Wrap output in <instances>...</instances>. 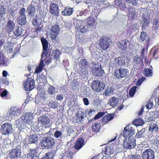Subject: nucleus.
<instances>
[{
  "mask_svg": "<svg viewBox=\"0 0 159 159\" xmlns=\"http://www.w3.org/2000/svg\"><path fill=\"white\" fill-rule=\"evenodd\" d=\"M64 98V95L62 94H58L56 96V99L58 101H61Z\"/></svg>",
  "mask_w": 159,
  "mask_h": 159,
  "instance_id": "57",
  "label": "nucleus"
},
{
  "mask_svg": "<svg viewBox=\"0 0 159 159\" xmlns=\"http://www.w3.org/2000/svg\"><path fill=\"white\" fill-rule=\"evenodd\" d=\"M22 30V29L21 28L17 27L16 28V29L14 31V34L16 36H20L23 33Z\"/></svg>",
  "mask_w": 159,
  "mask_h": 159,
  "instance_id": "46",
  "label": "nucleus"
},
{
  "mask_svg": "<svg viewBox=\"0 0 159 159\" xmlns=\"http://www.w3.org/2000/svg\"><path fill=\"white\" fill-rule=\"evenodd\" d=\"M128 13L127 16L129 19H135L137 18L138 12L137 10L131 6H129L128 8Z\"/></svg>",
  "mask_w": 159,
  "mask_h": 159,
  "instance_id": "14",
  "label": "nucleus"
},
{
  "mask_svg": "<svg viewBox=\"0 0 159 159\" xmlns=\"http://www.w3.org/2000/svg\"><path fill=\"white\" fill-rule=\"evenodd\" d=\"M142 157L143 159H154V152L151 149H147L143 152Z\"/></svg>",
  "mask_w": 159,
  "mask_h": 159,
  "instance_id": "13",
  "label": "nucleus"
},
{
  "mask_svg": "<svg viewBox=\"0 0 159 159\" xmlns=\"http://www.w3.org/2000/svg\"><path fill=\"white\" fill-rule=\"evenodd\" d=\"M137 88V86H135L130 89L129 91V94L131 97H133L134 96L136 91V89Z\"/></svg>",
  "mask_w": 159,
  "mask_h": 159,
  "instance_id": "47",
  "label": "nucleus"
},
{
  "mask_svg": "<svg viewBox=\"0 0 159 159\" xmlns=\"http://www.w3.org/2000/svg\"><path fill=\"white\" fill-rule=\"evenodd\" d=\"M33 117V114L32 112H26L23 113L21 118L18 120V121L20 122L19 124L21 125L24 123L30 124L31 122Z\"/></svg>",
  "mask_w": 159,
  "mask_h": 159,
  "instance_id": "4",
  "label": "nucleus"
},
{
  "mask_svg": "<svg viewBox=\"0 0 159 159\" xmlns=\"http://www.w3.org/2000/svg\"><path fill=\"white\" fill-rule=\"evenodd\" d=\"M129 159H142L140 156L139 155H132L129 157Z\"/></svg>",
  "mask_w": 159,
  "mask_h": 159,
  "instance_id": "63",
  "label": "nucleus"
},
{
  "mask_svg": "<svg viewBox=\"0 0 159 159\" xmlns=\"http://www.w3.org/2000/svg\"><path fill=\"white\" fill-rule=\"evenodd\" d=\"M25 9L22 8L20 9L19 12L20 15L17 20L18 23L20 25H25L26 23V15H25Z\"/></svg>",
  "mask_w": 159,
  "mask_h": 159,
  "instance_id": "9",
  "label": "nucleus"
},
{
  "mask_svg": "<svg viewBox=\"0 0 159 159\" xmlns=\"http://www.w3.org/2000/svg\"><path fill=\"white\" fill-rule=\"evenodd\" d=\"M48 105L49 107L51 108L56 109L58 107L57 103L54 100H52L48 103Z\"/></svg>",
  "mask_w": 159,
  "mask_h": 159,
  "instance_id": "37",
  "label": "nucleus"
},
{
  "mask_svg": "<svg viewBox=\"0 0 159 159\" xmlns=\"http://www.w3.org/2000/svg\"><path fill=\"white\" fill-rule=\"evenodd\" d=\"M55 143L54 139L50 137H44L43 138L41 142V145L45 148L51 149L54 146Z\"/></svg>",
  "mask_w": 159,
  "mask_h": 159,
  "instance_id": "2",
  "label": "nucleus"
},
{
  "mask_svg": "<svg viewBox=\"0 0 159 159\" xmlns=\"http://www.w3.org/2000/svg\"><path fill=\"white\" fill-rule=\"evenodd\" d=\"M14 23L11 20H9L8 21L7 27L10 30H13L14 28Z\"/></svg>",
  "mask_w": 159,
  "mask_h": 159,
  "instance_id": "45",
  "label": "nucleus"
},
{
  "mask_svg": "<svg viewBox=\"0 0 159 159\" xmlns=\"http://www.w3.org/2000/svg\"><path fill=\"white\" fill-rule=\"evenodd\" d=\"M135 132L133 128L132 125L129 124L126 126L124 129V130L121 134L125 138H130L134 134Z\"/></svg>",
  "mask_w": 159,
  "mask_h": 159,
  "instance_id": "7",
  "label": "nucleus"
},
{
  "mask_svg": "<svg viewBox=\"0 0 159 159\" xmlns=\"http://www.w3.org/2000/svg\"><path fill=\"white\" fill-rule=\"evenodd\" d=\"M123 145L127 149L133 148L136 145L135 140L134 138H125L123 140Z\"/></svg>",
  "mask_w": 159,
  "mask_h": 159,
  "instance_id": "5",
  "label": "nucleus"
},
{
  "mask_svg": "<svg viewBox=\"0 0 159 159\" xmlns=\"http://www.w3.org/2000/svg\"><path fill=\"white\" fill-rule=\"evenodd\" d=\"M153 105V103L151 101H148L146 104V108L147 109H149L152 107Z\"/></svg>",
  "mask_w": 159,
  "mask_h": 159,
  "instance_id": "61",
  "label": "nucleus"
},
{
  "mask_svg": "<svg viewBox=\"0 0 159 159\" xmlns=\"http://www.w3.org/2000/svg\"><path fill=\"white\" fill-rule=\"evenodd\" d=\"M79 64L80 67H84V66H88L89 63L85 59H82L79 62Z\"/></svg>",
  "mask_w": 159,
  "mask_h": 159,
  "instance_id": "42",
  "label": "nucleus"
},
{
  "mask_svg": "<svg viewBox=\"0 0 159 159\" xmlns=\"http://www.w3.org/2000/svg\"><path fill=\"white\" fill-rule=\"evenodd\" d=\"M85 22L81 20H77L76 21V28L78 31L82 33L86 32L87 30L84 26Z\"/></svg>",
  "mask_w": 159,
  "mask_h": 159,
  "instance_id": "15",
  "label": "nucleus"
},
{
  "mask_svg": "<svg viewBox=\"0 0 159 159\" xmlns=\"http://www.w3.org/2000/svg\"><path fill=\"white\" fill-rule=\"evenodd\" d=\"M12 127L9 123H5L3 124L0 129L2 134L4 135H9L12 132Z\"/></svg>",
  "mask_w": 159,
  "mask_h": 159,
  "instance_id": "6",
  "label": "nucleus"
},
{
  "mask_svg": "<svg viewBox=\"0 0 159 159\" xmlns=\"http://www.w3.org/2000/svg\"><path fill=\"white\" fill-rule=\"evenodd\" d=\"M49 154L46 153L44 157H43L41 159H53V157H51Z\"/></svg>",
  "mask_w": 159,
  "mask_h": 159,
  "instance_id": "64",
  "label": "nucleus"
},
{
  "mask_svg": "<svg viewBox=\"0 0 159 159\" xmlns=\"http://www.w3.org/2000/svg\"><path fill=\"white\" fill-rule=\"evenodd\" d=\"M41 22V20L40 19L38 18L37 17L33 20V24L34 25L37 26L39 25Z\"/></svg>",
  "mask_w": 159,
  "mask_h": 159,
  "instance_id": "44",
  "label": "nucleus"
},
{
  "mask_svg": "<svg viewBox=\"0 0 159 159\" xmlns=\"http://www.w3.org/2000/svg\"><path fill=\"white\" fill-rule=\"evenodd\" d=\"M21 111L19 109L14 108L10 110L9 115L13 119L19 116L20 114Z\"/></svg>",
  "mask_w": 159,
  "mask_h": 159,
  "instance_id": "25",
  "label": "nucleus"
},
{
  "mask_svg": "<svg viewBox=\"0 0 159 159\" xmlns=\"http://www.w3.org/2000/svg\"><path fill=\"white\" fill-rule=\"evenodd\" d=\"M39 123L42 125H48L50 123V119L48 116L45 115H43L38 118Z\"/></svg>",
  "mask_w": 159,
  "mask_h": 159,
  "instance_id": "19",
  "label": "nucleus"
},
{
  "mask_svg": "<svg viewBox=\"0 0 159 159\" xmlns=\"http://www.w3.org/2000/svg\"><path fill=\"white\" fill-rule=\"evenodd\" d=\"M37 149L38 148L37 147L34 148V149H30L29 151V153L25 155V157L28 158L27 159L30 158L31 157L38 158V157L36 156L37 153Z\"/></svg>",
  "mask_w": 159,
  "mask_h": 159,
  "instance_id": "26",
  "label": "nucleus"
},
{
  "mask_svg": "<svg viewBox=\"0 0 159 159\" xmlns=\"http://www.w3.org/2000/svg\"><path fill=\"white\" fill-rule=\"evenodd\" d=\"M148 38V35L146 33L144 32H142L141 33L140 38L142 41H143L144 40Z\"/></svg>",
  "mask_w": 159,
  "mask_h": 159,
  "instance_id": "51",
  "label": "nucleus"
},
{
  "mask_svg": "<svg viewBox=\"0 0 159 159\" xmlns=\"http://www.w3.org/2000/svg\"><path fill=\"white\" fill-rule=\"evenodd\" d=\"M119 102V98L116 97H113L110 99L108 104L111 107H114L116 106Z\"/></svg>",
  "mask_w": 159,
  "mask_h": 159,
  "instance_id": "27",
  "label": "nucleus"
},
{
  "mask_svg": "<svg viewBox=\"0 0 159 159\" xmlns=\"http://www.w3.org/2000/svg\"><path fill=\"white\" fill-rule=\"evenodd\" d=\"M145 80V78L144 77L141 78L139 79L136 83V85L139 86L141 85L142 83Z\"/></svg>",
  "mask_w": 159,
  "mask_h": 159,
  "instance_id": "60",
  "label": "nucleus"
},
{
  "mask_svg": "<svg viewBox=\"0 0 159 159\" xmlns=\"http://www.w3.org/2000/svg\"><path fill=\"white\" fill-rule=\"evenodd\" d=\"M59 26L57 25H55L53 26L50 29L51 36L52 39L53 40H55L56 37L59 34Z\"/></svg>",
  "mask_w": 159,
  "mask_h": 159,
  "instance_id": "16",
  "label": "nucleus"
},
{
  "mask_svg": "<svg viewBox=\"0 0 159 159\" xmlns=\"http://www.w3.org/2000/svg\"><path fill=\"white\" fill-rule=\"evenodd\" d=\"M84 142V140L82 138L78 139L75 145V149L78 150L80 149L82 147Z\"/></svg>",
  "mask_w": 159,
  "mask_h": 159,
  "instance_id": "29",
  "label": "nucleus"
},
{
  "mask_svg": "<svg viewBox=\"0 0 159 159\" xmlns=\"http://www.w3.org/2000/svg\"><path fill=\"white\" fill-rule=\"evenodd\" d=\"M130 43V42L128 40H124L122 41L121 42H118L117 45L119 48L123 51L129 47Z\"/></svg>",
  "mask_w": 159,
  "mask_h": 159,
  "instance_id": "22",
  "label": "nucleus"
},
{
  "mask_svg": "<svg viewBox=\"0 0 159 159\" xmlns=\"http://www.w3.org/2000/svg\"><path fill=\"white\" fill-rule=\"evenodd\" d=\"M91 70L94 75L98 76H101L104 73V70L100 67L99 68L98 67H93L92 68H91Z\"/></svg>",
  "mask_w": 159,
  "mask_h": 159,
  "instance_id": "24",
  "label": "nucleus"
},
{
  "mask_svg": "<svg viewBox=\"0 0 159 159\" xmlns=\"http://www.w3.org/2000/svg\"><path fill=\"white\" fill-rule=\"evenodd\" d=\"M95 21L93 18L91 17H89L88 18L87 24L86 25L87 26L88 28H89L92 27L94 24Z\"/></svg>",
  "mask_w": 159,
  "mask_h": 159,
  "instance_id": "39",
  "label": "nucleus"
},
{
  "mask_svg": "<svg viewBox=\"0 0 159 159\" xmlns=\"http://www.w3.org/2000/svg\"><path fill=\"white\" fill-rule=\"evenodd\" d=\"M56 88L51 85L49 84L48 87L47 92L49 95L52 96L54 95L56 92Z\"/></svg>",
  "mask_w": 159,
  "mask_h": 159,
  "instance_id": "31",
  "label": "nucleus"
},
{
  "mask_svg": "<svg viewBox=\"0 0 159 159\" xmlns=\"http://www.w3.org/2000/svg\"><path fill=\"white\" fill-rule=\"evenodd\" d=\"M38 140V137L36 134L30 135L29 137V143H34Z\"/></svg>",
  "mask_w": 159,
  "mask_h": 159,
  "instance_id": "36",
  "label": "nucleus"
},
{
  "mask_svg": "<svg viewBox=\"0 0 159 159\" xmlns=\"http://www.w3.org/2000/svg\"><path fill=\"white\" fill-rule=\"evenodd\" d=\"M49 11L51 13H52L54 16H58L59 12V7L58 5L54 3H51L50 4Z\"/></svg>",
  "mask_w": 159,
  "mask_h": 159,
  "instance_id": "18",
  "label": "nucleus"
},
{
  "mask_svg": "<svg viewBox=\"0 0 159 159\" xmlns=\"http://www.w3.org/2000/svg\"><path fill=\"white\" fill-rule=\"evenodd\" d=\"M101 101V100H99V98H95L93 100V104L95 106L97 105L98 104H100Z\"/></svg>",
  "mask_w": 159,
  "mask_h": 159,
  "instance_id": "56",
  "label": "nucleus"
},
{
  "mask_svg": "<svg viewBox=\"0 0 159 159\" xmlns=\"http://www.w3.org/2000/svg\"><path fill=\"white\" fill-rule=\"evenodd\" d=\"M41 41L43 46V49L44 51H46L48 47V41L44 38H42Z\"/></svg>",
  "mask_w": 159,
  "mask_h": 159,
  "instance_id": "38",
  "label": "nucleus"
},
{
  "mask_svg": "<svg viewBox=\"0 0 159 159\" xmlns=\"http://www.w3.org/2000/svg\"><path fill=\"white\" fill-rule=\"evenodd\" d=\"M112 43L111 39L106 36L102 37L99 41V44L100 47L103 49H106L112 45Z\"/></svg>",
  "mask_w": 159,
  "mask_h": 159,
  "instance_id": "3",
  "label": "nucleus"
},
{
  "mask_svg": "<svg viewBox=\"0 0 159 159\" xmlns=\"http://www.w3.org/2000/svg\"><path fill=\"white\" fill-rule=\"evenodd\" d=\"M6 63V58L4 56H0V65H5Z\"/></svg>",
  "mask_w": 159,
  "mask_h": 159,
  "instance_id": "53",
  "label": "nucleus"
},
{
  "mask_svg": "<svg viewBox=\"0 0 159 159\" xmlns=\"http://www.w3.org/2000/svg\"><path fill=\"white\" fill-rule=\"evenodd\" d=\"M23 85L25 90L30 91L34 88L35 82L33 79L28 78L24 82Z\"/></svg>",
  "mask_w": 159,
  "mask_h": 159,
  "instance_id": "10",
  "label": "nucleus"
},
{
  "mask_svg": "<svg viewBox=\"0 0 159 159\" xmlns=\"http://www.w3.org/2000/svg\"><path fill=\"white\" fill-rule=\"evenodd\" d=\"M128 73V70L127 68H120L119 70H116L114 75L118 78H122L126 76Z\"/></svg>",
  "mask_w": 159,
  "mask_h": 159,
  "instance_id": "12",
  "label": "nucleus"
},
{
  "mask_svg": "<svg viewBox=\"0 0 159 159\" xmlns=\"http://www.w3.org/2000/svg\"><path fill=\"white\" fill-rule=\"evenodd\" d=\"M158 129V126L156 124H153L151 125L149 128V131L151 133L156 132Z\"/></svg>",
  "mask_w": 159,
  "mask_h": 159,
  "instance_id": "35",
  "label": "nucleus"
},
{
  "mask_svg": "<svg viewBox=\"0 0 159 159\" xmlns=\"http://www.w3.org/2000/svg\"><path fill=\"white\" fill-rule=\"evenodd\" d=\"M114 88L112 87H109L107 89L105 90L104 95L105 96H108L110 93H112L113 92Z\"/></svg>",
  "mask_w": 159,
  "mask_h": 159,
  "instance_id": "48",
  "label": "nucleus"
},
{
  "mask_svg": "<svg viewBox=\"0 0 159 159\" xmlns=\"http://www.w3.org/2000/svg\"><path fill=\"white\" fill-rule=\"evenodd\" d=\"M129 59L124 56L119 57L115 59L111 58L110 60V67L112 68L117 67L120 65L127 66L129 64Z\"/></svg>",
  "mask_w": 159,
  "mask_h": 159,
  "instance_id": "1",
  "label": "nucleus"
},
{
  "mask_svg": "<svg viewBox=\"0 0 159 159\" xmlns=\"http://www.w3.org/2000/svg\"><path fill=\"white\" fill-rule=\"evenodd\" d=\"M47 96L44 93H38L35 98V102L37 104H41L44 102V100L47 99Z\"/></svg>",
  "mask_w": 159,
  "mask_h": 159,
  "instance_id": "17",
  "label": "nucleus"
},
{
  "mask_svg": "<svg viewBox=\"0 0 159 159\" xmlns=\"http://www.w3.org/2000/svg\"><path fill=\"white\" fill-rule=\"evenodd\" d=\"M56 151H57V150H56L55 149H52L51 150V151L50 152H48L47 153L49 154V155L51 157H53V156H55V155L56 154Z\"/></svg>",
  "mask_w": 159,
  "mask_h": 159,
  "instance_id": "59",
  "label": "nucleus"
},
{
  "mask_svg": "<svg viewBox=\"0 0 159 159\" xmlns=\"http://www.w3.org/2000/svg\"><path fill=\"white\" fill-rule=\"evenodd\" d=\"M114 114H109L105 116L102 118V121L104 125L107 124L111 120L114 118Z\"/></svg>",
  "mask_w": 159,
  "mask_h": 159,
  "instance_id": "28",
  "label": "nucleus"
},
{
  "mask_svg": "<svg viewBox=\"0 0 159 159\" xmlns=\"http://www.w3.org/2000/svg\"><path fill=\"white\" fill-rule=\"evenodd\" d=\"M0 13L2 15H5L6 14L5 9L2 6H1L0 7Z\"/></svg>",
  "mask_w": 159,
  "mask_h": 159,
  "instance_id": "62",
  "label": "nucleus"
},
{
  "mask_svg": "<svg viewBox=\"0 0 159 159\" xmlns=\"http://www.w3.org/2000/svg\"><path fill=\"white\" fill-rule=\"evenodd\" d=\"M114 151V149L112 145H110L104 148L102 153L105 154L109 155L110 157H112V154Z\"/></svg>",
  "mask_w": 159,
  "mask_h": 159,
  "instance_id": "23",
  "label": "nucleus"
},
{
  "mask_svg": "<svg viewBox=\"0 0 159 159\" xmlns=\"http://www.w3.org/2000/svg\"><path fill=\"white\" fill-rule=\"evenodd\" d=\"M9 156L11 159H17L21 156V151L17 148H15L10 150Z\"/></svg>",
  "mask_w": 159,
  "mask_h": 159,
  "instance_id": "11",
  "label": "nucleus"
},
{
  "mask_svg": "<svg viewBox=\"0 0 159 159\" xmlns=\"http://www.w3.org/2000/svg\"><path fill=\"white\" fill-rule=\"evenodd\" d=\"M53 54L54 56V58L57 59V58H58L59 57L60 52L59 50L57 49H56L53 51Z\"/></svg>",
  "mask_w": 159,
  "mask_h": 159,
  "instance_id": "50",
  "label": "nucleus"
},
{
  "mask_svg": "<svg viewBox=\"0 0 159 159\" xmlns=\"http://www.w3.org/2000/svg\"><path fill=\"white\" fill-rule=\"evenodd\" d=\"M44 66V65L43 60H41L39 65L36 68V70L35 72L37 74L43 70Z\"/></svg>",
  "mask_w": 159,
  "mask_h": 159,
  "instance_id": "34",
  "label": "nucleus"
},
{
  "mask_svg": "<svg viewBox=\"0 0 159 159\" xmlns=\"http://www.w3.org/2000/svg\"><path fill=\"white\" fill-rule=\"evenodd\" d=\"M104 115V113L102 112H98L95 116L94 119L92 120H89V123L91 122L93 120L97 119L102 117Z\"/></svg>",
  "mask_w": 159,
  "mask_h": 159,
  "instance_id": "49",
  "label": "nucleus"
},
{
  "mask_svg": "<svg viewBox=\"0 0 159 159\" xmlns=\"http://www.w3.org/2000/svg\"><path fill=\"white\" fill-rule=\"evenodd\" d=\"M140 61V58L137 56H136L134 57L133 63L134 65H138Z\"/></svg>",
  "mask_w": 159,
  "mask_h": 159,
  "instance_id": "52",
  "label": "nucleus"
},
{
  "mask_svg": "<svg viewBox=\"0 0 159 159\" xmlns=\"http://www.w3.org/2000/svg\"><path fill=\"white\" fill-rule=\"evenodd\" d=\"M9 12L10 14L13 17L16 16L17 14V11L16 10L11 9L10 10Z\"/></svg>",
  "mask_w": 159,
  "mask_h": 159,
  "instance_id": "55",
  "label": "nucleus"
},
{
  "mask_svg": "<svg viewBox=\"0 0 159 159\" xmlns=\"http://www.w3.org/2000/svg\"><path fill=\"white\" fill-rule=\"evenodd\" d=\"M79 74L82 79H86L89 76V71L87 67H80L79 68Z\"/></svg>",
  "mask_w": 159,
  "mask_h": 159,
  "instance_id": "20",
  "label": "nucleus"
},
{
  "mask_svg": "<svg viewBox=\"0 0 159 159\" xmlns=\"http://www.w3.org/2000/svg\"><path fill=\"white\" fill-rule=\"evenodd\" d=\"M100 126L99 123H95L92 126V130L94 132H98L99 131Z\"/></svg>",
  "mask_w": 159,
  "mask_h": 159,
  "instance_id": "40",
  "label": "nucleus"
},
{
  "mask_svg": "<svg viewBox=\"0 0 159 159\" xmlns=\"http://www.w3.org/2000/svg\"><path fill=\"white\" fill-rule=\"evenodd\" d=\"M135 122V123L134 124V125H136V126L142 125L144 123L143 121L140 118H138L135 121H133V123H134Z\"/></svg>",
  "mask_w": 159,
  "mask_h": 159,
  "instance_id": "43",
  "label": "nucleus"
},
{
  "mask_svg": "<svg viewBox=\"0 0 159 159\" xmlns=\"http://www.w3.org/2000/svg\"><path fill=\"white\" fill-rule=\"evenodd\" d=\"M73 11V8L68 7L65 8L64 11H62V14L64 16H70L71 15Z\"/></svg>",
  "mask_w": 159,
  "mask_h": 159,
  "instance_id": "33",
  "label": "nucleus"
},
{
  "mask_svg": "<svg viewBox=\"0 0 159 159\" xmlns=\"http://www.w3.org/2000/svg\"><path fill=\"white\" fill-rule=\"evenodd\" d=\"M77 117L78 118V120L81 122L84 120L86 117L85 113L84 112L80 111H78L77 115Z\"/></svg>",
  "mask_w": 159,
  "mask_h": 159,
  "instance_id": "32",
  "label": "nucleus"
},
{
  "mask_svg": "<svg viewBox=\"0 0 159 159\" xmlns=\"http://www.w3.org/2000/svg\"><path fill=\"white\" fill-rule=\"evenodd\" d=\"M36 4L35 2H32L27 9L26 11L31 17H33L35 15V10L34 5Z\"/></svg>",
  "mask_w": 159,
  "mask_h": 159,
  "instance_id": "21",
  "label": "nucleus"
},
{
  "mask_svg": "<svg viewBox=\"0 0 159 159\" xmlns=\"http://www.w3.org/2000/svg\"><path fill=\"white\" fill-rule=\"evenodd\" d=\"M72 156L70 153H68L64 156L62 159H72Z\"/></svg>",
  "mask_w": 159,
  "mask_h": 159,
  "instance_id": "58",
  "label": "nucleus"
},
{
  "mask_svg": "<svg viewBox=\"0 0 159 159\" xmlns=\"http://www.w3.org/2000/svg\"><path fill=\"white\" fill-rule=\"evenodd\" d=\"M141 23L143 25V27L145 26H148V25L150 22L148 16L146 15L143 14L142 17Z\"/></svg>",
  "mask_w": 159,
  "mask_h": 159,
  "instance_id": "30",
  "label": "nucleus"
},
{
  "mask_svg": "<svg viewBox=\"0 0 159 159\" xmlns=\"http://www.w3.org/2000/svg\"><path fill=\"white\" fill-rule=\"evenodd\" d=\"M92 88L96 92H99L104 89L105 87V84L98 80L93 81L92 84Z\"/></svg>",
  "mask_w": 159,
  "mask_h": 159,
  "instance_id": "8",
  "label": "nucleus"
},
{
  "mask_svg": "<svg viewBox=\"0 0 159 159\" xmlns=\"http://www.w3.org/2000/svg\"><path fill=\"white\" fill-rule=\"evenodd\" d=\"M62 135L61 132L59 130L56 131L54 133V136L56 138H59Z\"/></svg>",
  "mask_w": 159,
  "mask_h": 159,
  "instance_id": "54",
  "label": "nucleus"
},
{
  "mask_svg": "<svg viewBox=\"0 0 159 159\" xmlns=\"http://www.w3.org/2000/svg\"><path fill=\"white\" fill-rule=\"evenodd\" d=\"M144 75L146 76L151 77L152 75V70L149 69H145L143 70Z\"/></svg>",
  "mask_w": 159,
  "mask_h": 159,
  "instance_id": "41",
  "label": "nucleus"
}]
</instances>
